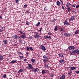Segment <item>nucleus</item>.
<instances>
[{"label":"nucleus","instance_id":"obj_1","mask_svg":"<svg viewBox=\"0 0 79 79\" xmlns=\"http://www.w3.org/2000/svg\"><path fill=\"white\" fill-rule=\"evenodd\" d=\"M72 52L73 54H76V53H77L78 55H79V51L78 49L73 51Z\"/></svg>","mask_w":79,"mask_h":79},{"label":"nucleus","instance_id":"obj_2","mask_svg":"<svg viewBox=\"0 0 79 79\" xmlns=\"http://www.w3.org/2000/svg\"><path fill=\"white\" fill-rule=\"evenodd\" d=\"M28 66L27 67V69H33V66L32 64H28Z\"/></svg>","mask_w":79,"mask_h":79},{"label":"nucleus","instance_id":"obj_3","mask_svg":"<svg viewBox=\"0 0 79 79\" xmlns=\"http://www.w3.org/2000/svg\"><path fill=\"white\" fill-rule=\"evenodd\" d=\"M64 35L65 37H71V34L69 33H65L64 34Z\"/></svg>","mask_w":79,"mask_h":79},{"label":"nucleus","instance_id":"obj_4","mask_svg":"<svg viewBox=\"0 0 79 79\" xmlns=\"http://www.w3.org/2000/svg\"><path fill=\"white\" fill-rule=\"evenodd\" d=\"M40 48L41 50L43 51H45V50H46V48H45V46H44L43 45H41L40 46Z\"/></svg>","mask_w":79,"mask_h":79},{"label":"nucleus","instance_id":"obj_5","mask_svg":"<svg viewBox=\"0 0 79 79\" xmlns=\"http://www.w3.org/2000/svg\"><path fill=\"white\" fill-rule=\"evenodd\" d=\"M74 48H75V47L73 46H70L68 48V49H69V50H71V49L72 50H74Z\"/></svg>","mask_w":79,"mask_h":79},{"label":"nucleus","instance_id":"obj_6","mask_svg":"<svg viewBox=\"0 0 79 79\" xmlns=\"http://www.w3.org/2000/svg\"><path fill=\"white\" fill-rule=\"evenodd\" d=\"M59 61L61 64H63L65 63V61L63 59L59 60Z\"/></svg>","mask_w":79,"mask_h":79},{"label":"nucleus","instance_id":"obj_7","mask_svg":"<svg viewBox=\"0 0 79 79\" xmlns=\"http://www.w3.org/2000/svg\"><path fill=\"white\" fill-rule=\"evenodd\" d=\"M60 79H65V75L64 74H62V76L60 77Z\"/></svg>","mask_w":79,"mask_h":79},{"label":"nucleus","instance_id":"obj_8","mask_svg":"<svg viewBox=\"0 0 79 79\" xmlns=\"http://www.w3.org/2000/svg\"><path fill=\"white\" fill-rule=\"evenodd\" d=\"M75 16H73L72 17H71V18L69 19L70 21H73V20H74L75 19Z\"/></svg>","mask_w":79,"mask_h":79},{"label":"nucleus","instance_id":"obj_9","mask_svg":"<svg viewBox=\"0 0 79 79\" xmlns=\"http://www.w3.org/2000/svg\"><path fill=\"white\" fill-rule=\"evenodd\" d=\"M68 25H70V24L68 23L67 20H65L64 23V26H65L66 25H68Z\"/></svg>","mask_w":79,"mask_h":79},{"label":"nucleus","instance_id":"obj_10","mask_svg":"<svg viewBox=\"0 0 79 79\" xmlns=\"http://www.w3.org/2000/svg\"><path fill=\"white\" fill-rule=\"evenodd\" d=\"M35 38H38V37L40 38L41 36L40 35H34Z\"/></svg>","mask_w":79,"mask_h":79},{"label":"nucleus","instance_id":"obj_11","mask_svg":"<svg viewBox=\"0 0 79 79\" xmlns=\"http://www.w3.org/2000/svg\"><path fill=\"white\" fill-rule=\"evenodd\" d=\"M76 68V67H72L70 68V71H71L72 70H74V69H75Z\"/></svg>","mask_w":79,"mask_h":79},{"label":"nucleus","instance_id":"obj_12","mask_svg":"<svg viewBox=\"0 0 79 79\" xmlns=\"http://www.w3.org/2000/svg\"><path fill=\"white\" fill-rule=\"evenodd\" d=\"M3 42L4 43V44L5 45H6V44H7V43H8V40H3Z\"/></svg>","mask_w":79,"mask_h":79},{"label":"nucleus","instance_id":"obj_13","mask_svg":"<svg viewBox=\"0 0 79 79\" xmlns=\"http://www.w3.org/2000/svg\"><path fill=\"white\" fill-rule=\"evenodd\" d=\"M43 57L44 59H45V60H47V59H48V56L46 55H45Z\"/></svg>","mask_w":79,"mask_h":79},{"label":"nucleus","instance_id":"obj_14","mask_svg":"<svg viewBox=\"0 0 79 79\" xmlns=\"http://www.w3.org/2000/svg\"><path fill=\"white\" fill-rule=\"evenodd\" d=\"M56 4L57 6H60V5L61 3H60V2L59 1H57L56 2Z\"/></svg>","mask_w":79,"mask_h":79},{"label":"nucleus","instance_id":"obj_15","mask_svg":"<svg viewBox=\"0 0 79 79\" xmlns=\"http://www.w3.org/2000/svg\"><path fill=\"white\" fill-rule=\"evenodd\" d=\"M24 70L23 69H20L18 72V73H20L21 72H23Z\"/></svg>","mask_w":79,"mask_h":79},{"label":"nucleus","instance_id":"obj_16","mask_svg":"<svg viewBox=\"0 0 79 79\" xmlns=\"http://www.w3.org/2000/svg\"><path fill=\"white\" fill-rule=\"evenodd\" d=\"M20 37H21V38H22L23 39H26V35H22L20 36Z\"/></svg>","mask_w":79,"mask_h":79},{"label":"nucleus","instance_id":"obj_17","mask_svg":"<svg viewBox=\"0 0 79 79\" xmlns=\"http://www.w3.org/2000/svg\"><path fill=\"white\" fill-rule=\"evenodd\" d=\"M59 58H62V57H63V55L62 54H59Z\"/></svg>","mask_w":79,"mask_h":79},{"label":"nucleus","instance_id":"obj_18","mask_svg":"<svg viewBox=\"0 0 79 79\" xmlns=\"http://www.w3.org/2000/svg\"><path fill=\"white\" fill-rule=\"evenodd\" d=\"M43 62L44 63H47L48 61V60L47 59H44L43 60Z\"/></svg>","mask_w":79,"mask_h":79},{"label":"nucleus","instance_id":"obj_19","mask_svg":"<svg viewBox=\"0 0 79 79\" xmlns=\"http://www.w3.org/2000/svg\"><path fill=\"white\" fill-rule=\"evenodd\" d=\"M3 60V56L0 55V60Z\"/></svg>","mask_w":79,"mask_h":79},{"label":"nucleus","instance_id":"obj_20","mask_svg":"<svg viewBox=\"0 0 79 79\" xmlns=\"http://www.w3.org/2000/svg\"><path fill=\"white\" fill-rule=\"evenodd\" d=\"M16 60H14L10 62V63H16Z\"/></svg>","mask_w":79,"mask_h":79},{"label":"nucleus","instance_id":"obj_21","mask_svg":"<svg viewBox=\"0 0 79 79\" xmlns=\"http://www.w3.org/2000/svg\"><path fill=\"white\" fill-rule=\"evenodd\" d=\"M79 31L78 30H77L74 33L75 35L77 34H78V33H79Z\"/></svg>","mask_w":79,"mask_h":79},{"label":"nucleus","instance_id":"obj_22","mask_svg":"<svg viewBox=\"0 0 79 79\" xmlns=\"http://www.w3.org/2000/svg\"><path fill=\"white\" fill-rule=\"evenodd\" d=\"M31 61L32 63H35V59H32L31 60Z\"/></svg>","mask_w":79,"mask_h":79},{"label":"nucleus","instance_id":"obj_23","mask_svg":"<svg viewBox=\"0 0 79 79\" xmlns=\"http://www.w3.org/2000/svg\"><path fill=\"white\" fill-rule=\"evenodd\" d=\"M38 70L37 69H35L33 70V72L35 73H36V72Z\"/></svg>","mask_w":79,"mask_h":79},{"label":"nucleus","instance_id":"obj_24","mask_svg":"<svg viewBox=\"0 0 79 79\" xmlns=\"http://www.w3.org/2000/svg\"><path fill=\"white\" fill-rule=\"evenodd\" d=\"M46 71V70H42V74H45V72Z\"/></svg>","mask_w":79,"mask_h":79},{"label":"nucleus","instance_id":"obj_25","mask_svg":"<svg viewBox=\"0 0 79 79\" xmlns=\"http://www.w3.org/2000/svg\"><path fill=\"white\" fill-rule=\"evenodd\" d=\"M12 37L14 39H16V35H13L12 36Z\"/></svg>","mask_w":79,"mask_h":79},{"label":"nucleus","instance_id":"obj_26","mask_svg":"<svg viewBox=\"0 0 79 79\" xmlns=\"http://www.w3.org/2000/svg\"><path fill=\"white\" fill-rule=\"evenodd\" d=\"M40 23L39 22H38L36 25V26H40Z\"/></svg>","mask_w":79,"mask_h":79},{"label":"nucleus","instance_id":"obj_27","mask_svg":"<svg viewBox=\"0 0 79 79\" xmlns=\"http://www.w3.org/2000/svg\"><path fill=\"white\" fill-rule=\"evenodd\" d=\"M67 9L68 10V11H71V8H70V7L67 8Z\"/></svg>","mask_w":79,"mask_h":79},{"label":"nucleus","instance_id":"obj_28","mask_svg":"<svg viewBox=\"0 0 79 79\" xmlns=\"http://www.w3.org/2000/svg\"><path fill=\"white\" fill-rule=\"evenodd\" d=\"M57 26H55L54 30L55 31H57Z\"/></svg>","mask_w":79,"mask_h":79},{"label":"nucleus","instance_id":"obj_29","mask_svg":"<svg viewBox=\"0 0 79 79\" xmlns=\"http://www.w3.org/2000/svg\"><path fill=\"white\" fill-rule=\"evenodd\" d=\"M19 32L20 33V34H24V33L23 32L21 31H19Z\"/></svg>","mask_w":79,"mask_h":79},{"label":"nucleus","instance_id":"obj_30","mask_svg":"<svg viewBox=\"0 0 79 79\" xmlns=\"http://www.w3.org/2000/svg\"><path fill=\"white\" fill-rule=\"evenodd\" d=\"M59 31H64V29L62 28H60Z\"/></svg>","mask_w":79,"mask_h":79},{"label":"nucleus","instance_id":"obj_31","mask_svg":"<svg viewBox=\"0 0 79 79\" xmlns=\"http://www.w3.org/2000/svg\"><path fill=\"white\" fill-rule=\"evenodd\" d=\"M29 23L28 22V21H26V24L27 25V26H29Z\"/></svg>","mask_w":79,"mask_h":79},{"label":"nucleus","instance_id":"obj_32","mask_svg":"<svg viewBox=\"0 0 79 79\" xmlns=\"http://www.w3.org/2000/svg\"><path fill=\"white\" fill-rule=\"evenodd\" d=\"M29 49L30 50H31V51H32L33 50V49L32 48V47H29Z\"/></svg>","mask_w":79,"mask_h":79},{"label":"nucleus","instance_id":"obj_33","mask_svg":"<svg viewBox=\"0 0 79 79\" xmlns=\"http://www.w3.org/2000/svg\"><path fill=\"white\" fill-rule=\"evenodd\" d=\"M68 74L69 75H71V74H72V72L70 71V72H69Z\"/></svg>","mask_w":79,"mask_h":79},{"label":"nucleus","instance_id":"obj_34","mask_svg":"<svg viewBox=\"0 0 79 79\" xmlns=\"http://www.w3.org/2000/svg\"><path fill=\"white\" fill-rule=\"evenodd\" d=\"M16 39H19L20 38H21V37H19V36L16 35Z\"/></svg>","mask_w":79,"mask_h":79},{"label":"nucleus","instance_id":"obj_35","mask_svg":"<svg viewBox=\"0 0 79 79\" xmlns=\"http://www.w3.org/2000/svg\"><path fill=\"white\" fill-rule=\"evenodd\" d=\"M15 2L16 3H19V0H15Z\"/></svg>","mask_w":79,"mask_h":79},{"label":"nucleus","instance_id":"obj_36","mask_svg":"<svg viewBox=\"0 0 79 79\" xmlns=\"http://www.w3.org/2000/svg\"><path fill=\"white\" fill-rule=\"evenodd\" d=\"M73 13H77V12H76V11L75 10H73Z\"/></svg>","mask_w":79,"mask_h":79},{"label":"nucleus","instance_id":"obj_37","mask_svg":"<svg viewBox=\"0 0 79 79\" xmlns=\"http://www.w3.org/2000/svg\"><path fill=\"white\" fill-rule=\"evenodd\" d=\"M2 77L4 78H6V74L3 75Z\"/></svg>","mask_w":79,"mask_h":79},{"label":"nucleus","instance_id":"obj_38","mask_svg":"<svg viewBox=\"0 0 79 79\" xmlns=\"http://www.w3.org/2000/svg\"><path fill=\"white\" fill-rule=\"evenodd\" d=\"M29 49H30L29 48V47H27V51H29Z\"/></svg>","mask_w":79,"mask_h":79},{"label":"nucleus","instance_id":"obj_39","mask_svg":"<svg viewBox=\"0 0 79 79\" xmlns=\"http://www.w3.org/2000/svg\"><path fill=\"white\" fill-rule=\"evenodd\" d=\"M24 8H27V5L26 4H25L24 6Z\"/></svg>","mask_w":79,"mask_h":79},{"label":"nucleus","instance_id":"obj_40","mask_svg":"<svg viewBox=\"0 0 79 79\" xmlns=\"http://www.w3.org/2000/svg\"><path fill=\"white\" fill-rule=\"evenodd\" d=\"M18 53H19V54H20V55H23V53H21V52H18Z\"/></svg>","mask_w":79,"mask_h":79},{"label":"nucleus","instance_id":"obj_41","mask_svg":"<svg viewBox=\"0 0 79 79\" xmlns=\"http://www.w3.org/2000/svg\"><path fill=\"white\" fill-rule=\"evenodd\" d=\"M19 57L20 58H21L22 59V58H24V56H19Z\"/></svg>","mask_w":79,"mask_h":79},{"label":"nucleus","instance_id":"obj_42","mask_svg":"<svg viewBox=\"0 0 79 79\" xmlns=\"http://www.w3.org/2000/svg\"><path fill=\"white\" fill-rule=\"evenodd\" d=\"M44 38L45 39H48V36H44Z\"/></svg>","mask_w":79,"mask_h":79},{"label":"nucleus","instance_id":"obj_43","mask_svg":"<svg viewBox=\"0 0 79 79\" xmlns=\"http://www.w3.org/2000/svg\"><path fill=\"white\" fill-rule=\"evenodd\" d=\"M35 34L36 35H39V34L38 32H35Z\"/></svg>","mask_w":79,"mask_h":79},{"label":"nucleus","instance_id":"obj_44","mask_svg":"<svg viewBox=\"0 0 79 79\" xmlns=\"http://www.w3.org/2000/svg\"><path fill=\"white\" fill-rule=\"evenodd\" d=\"M22 40L19 39V43H22Z\"/></svg>","mask_w":79,"mask_h":79},{"label":"nucleus","instance_id":"obj_45","mask_svg":"<svg viewBox=\"0 0 79 79\" xmlns=\"http://www.w3.org/2000/svg\"><path fill=\"white\" fill-rule=\"evenodd\" d=\"M79 5L76 6V8H79Z\"/></svg>","mask_w":79,"mask_h":79},{"label":"nucleus","instance_id":"obj_46","mask_svg":"<svg viewBox=\"0 0 79 79\" xmlns=\"http://www.w3.org/2000/svg\"><path fill=\"white\" fill-rule=\"evenodd\" d=\"M54 76V74L53 73H52V74H51V77H53Z\"/></svg>","mask_w":79,"mask_h":79},{"label":"nucleus","instance_id":"obj_47","mask_svg":"<svg viewBox=\"0 0 79 79\" xmlns=\"http://www.w3.org/2000/svg\"><path fill=\"white\" fill-rule=\"evenodd\" d=\"M48 35H52V33H50V32H49L48 33Z\"/></svg>","mask_w":79,"mask_h":79},{"label":"nucleus","instance_id":"obj_48","mask_svg":"<svg viewBox=\"0 0 79 79\" xmlns=\"http://www.w3.org/2000/svg\"><path fill=\"white\" fill-rule=\"evenodd\" d=\"M42 28H40V30H39V31L40 32H41V31H42Z\"/></svg>","mask_w":79,"mask_h":79},{"label":"nucleus","instance_id":"obj_49","mask_svg":"<svg viewBox=\"0 0 79 79\" xmlns=\"http://www.w3.org/2000/svg\"><path fill=\"white\" fill-rule=\"evenodd\" d=\"M71 6H72V7H75V6H76V4Z\"/></svg>","mask_w":79,"mask_h":79},{"label":"nucleus","instance_id":"obj_50","mask_svg":"<svg viewBox=\"0 0 79 79\" xmlns=\"http://www.w3.org/2000/svg\"><path fill=\"white\" fill-rule=\"evenodd\" d=\"M46 7H44V10L45 11H47V9Z\"/></svg>","mask_w":79,"mask_h":79},{"label":"nucleus","instance_id":"obj_51","mask_svg":"<svg viewBox=\"0 0 79 79\" xmlns=\"http://www.w3.org/2000/svg\"><path fill=\"white\" fill-rule=\"evenodd\" d=\"M76 73L77 74H79V71H76Z\"/></svg>","mask_w":79,"mask_h":79},{"label":"nucleus","instance_id":"obj_52","mask_svg":"<svg viewBox=\"0 0 79 79\" xmlns=\"http://www.w3.org/2000/svg\"><path fill=\"white\" fill-rule=\"evenodd\" d=\"M62 8L63 9V10H64L65 8H64V6H62Z\"/></svg>","mask_w":79,"mask_h":79},{"label":"nucleus","instance_id":"obj_53","mask_svg":"<svg viewBox=\"0 0 79 79\" xmlns=\"http://www.w3.org/2000/svg\"><path fill=\"white\" fill-rule=\"evenodd\" d=\"M23 61H27V59H24Z\"/></svg>","mask_w":79,"mask_h":79},{"label":"nucleus","instance_id":"obj_54","mask_svg":"<svg viewBox=\"0 0 79 79\" xmlns=\"http://www.w3.org/2000/svg\"><path fill=\"white\" fill-rule=\"evenodd\" d=\"M46 68H48V65H46Z\"/></svg>","mask_w":79,"mask_h":79},{"label":"nucleus","instance_id":"obj_55","mask_svg":"<svg viewBox=\"0 0 79 79\" xmlns=\"http://www.w3.org/2000/svg\"><path fill=\"white\" fill-rule=\"evenodd\" d=\"M2 31H3L2 30L0 29V32H2Z\"/></svg>","mask_w":79,"mask_h":79},{"label":"nucleus","instance_id":"obj_56","mask_svg":"<svg viewBox=\"0 0 79 79\" xmlns=\"http://www.w3.org/2000/svg\"><path fill=\"white\" fill-rule=\"evenodd\" d=\"M14 46L16 47L17 46V44H14Z\"/></svg>","mask_w":79,"mask_h":79},{"label":"nucleus","instance_id":"obj_57","mask_svg":"<svg viewBox=\"0 0 79 79\" xmlns=\"http://www.w3.org/2000/svg\"><path fill=\"white\" fill-rule=\"evenodd\" d=\"M51 36H48V39H51Z\"/></svg>","mask_w":79,"mask_h":79},{"label":"nucleus","instance_id":"obj_58","mask_svg":"<svg viewBox=\"0 0 79 79\" xmlns=\"http://www.w3.org/2000/svg\"><path fill=\"white\" fill-rule=\"evenodd\" d=\"M66 6H67V8H69V6L68 5H67Z\"/></svg>","mask_w":79,"mask_h":79},{"label":"nucleus","instance_id":"obj_59","mask_svg":"<svg viewBox=\"0 0 79 79\" xmlns=\"http://www.w3.org/2000/svg\"><path fill=\"white\" fill-rule=\"evenodd\" d=\"M30 39H32V37H29Z\"/></svg>","mask_w":79,"mask_h":79},{"label":"nucleus","instance_id":"obj_60","mask_svg":"<svg viewBox=\"0 0 79 79\" xmlns=\"http://www.w3.org/2000/svg\"><path fill=\"white\" fill-rule=\"evenodd\" d=\"M68 5H71V4H70V3L69 2L68 3Z\"/></svg>","mask_w":79,"mask_h":79},{"label":"nucleus","instance_id":"obj_61","mask_svg":"<svg viewBox=\"0 0 79 79\" xmlns=\"http://www.w3.org/2000/svg\"><path fill=\"white\" fill-rule=\"evenodd\" d=\"M31 71V72H33V71H34V70L33 69H32Z\"/></svg>","mask_w":79,"mask_h":79},{"label":"nucleus","instance_id":"obj_62","mask_svg":"<svg viewBox=\"0 0 79 79\" xmlns=\"http://www.w3.org/2000/svg\"><path fill=\"white\" fill-rule=\"evenodd\" d=\"M53 22H55V19H54L53 21Z\"/></svg>","mask_w":79,"mask_h":79},{"label":"nucleus","instance_id":"obj_63","mask_svg":"<svg viewBox=\"0 0 79 79\" xmlns=\"http://www.w3.org/2000/svg\"><path fill=\"white\" fill-rule=\"evenodd\" d=\"M44 66H45V67H46V66H47V64H44Z\"/></svg>","mask_w":79,"mask_h":79},{"label":"nucleus","instance_id":"obj_64","mask_svg":"<svg viewBox=\"0 0 79 79\" xmlns=\"http://www.w3.org/2000/svg\"><path fill=\"white\" fill-rule=\"evenodd\" d=\"M28 54H29L28 52H26V54H27V55H28Z\"/></svg>","mask_w":79,"mask_h":79}]
</instances>
